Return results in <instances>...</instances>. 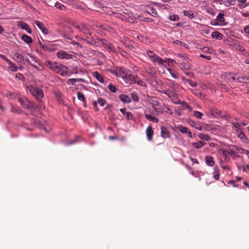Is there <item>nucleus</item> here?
<instances>
[{
	"instance_id": "obj_30",
	"label": "nucleus",
	"mask_w": 249,
	"mask_h": 249,
	"mask_svg": "<svg viewBox=\"0 0 249 249\" xmlns=\"http://www.w3.org/2000/svg\"><path fill=\"white\" fill-rule=\"evenodd\" d=\"M163 62L162 64H160V65H164V63H167L169 62L168 66H169L170 65H173V64H177L178 65V61H176L172 59L171 58H167L166 59H163Z\"/></svg>"
},
{
	"instance_id": "obj_51",
	"label": "nucleus",
	"mask_w": 249,
	"mask_h": 249,
	"mask_svg": "<svg viewBox=\"0 0 249 249\" xmlns=\"http://www.w3.org/2000/svg\"><path fill=\"white\" fill-rule=\"evenodd\" d=\"M203 51L204 52L208 53L211 54L214 52V50L212 48L208 47H204L203 48Z\"/></svg>"
},
{
	"instance_id": "obj_50",
	"label": "nucleus",
	"mask_w": 249,
	"mask_h": 249,
	"mask_svg": "<svg viewBox=\"0 0 249 249\" xmlns=\"http://www.w3.org/2000/svg\"><path fill=\"white\" fill-rule=\"evenodd\" d=\"M194 115L196 118L199 119H201L203 116V114L198 111H195L194 112Z\"/></svg>"
},
{
	"instance_id": "obj_52",
	"label": "nucleus",
	"mask_w": 249,
	"mask_h": 249,
	"mask_svg": "<svg viewBox=\"0 0 249 249\" xmlns=\"http://www.w3.org/2000/svg\"><path fill=\"white\" fill-rule=\"evenodd\" d=\"M98 103L100 105L101 107H103L106 103V101L105 99L99 98L98 99Z\"/></svg>"
},
{
	"instance_id": "obj_7",
	"label": "nucleus",
	"mask_w": 249,
	"mask_h": 249,
	"mask_svg": "<svg viewBox=\"0 0 249 249\" xmlns=\"http://www.w3.org/2000/svg\"><path fill=\"white\" fill-rule=\"evenodd\" d=\"M53 71L58 74L63 75L67 72L68 68L67 67L56 63Z\"/></svg>"
},
{
	"instance_id": "obj_39",
	"label": "nucleus",
	"mask_w": 249,
	"mask_h": 249,
	"mask_svg": "<svg viewBox=\"0 0 249 249\" xmlns=\"http://www.w3.org/2000/svg\"><path fill=\"white\" fill-rule=\"evenodd\" d=\"M198 137L201 140L209 141L211 140V137L208 135L203 133H199L198 134Z\"/></svg>"
},
{
	"instance_id": "obj_35",
	"label": "nucleus",
	"mask_w": 249,
	"mask_h": 249,
	"mask_svg": "<svg viewBox=\"0 0 249 249\" xmlns=\"http://www.w3.org/2000/svg\"><path fill=\"white\" fill-rule=\"evenodd\" d=\"M21 39L27 44H30L33 42L32 38L27 35H23L21 37Z\"/></svg>"
},
{
	"instance_id": "obj_26",
	"label": "nucleus",
	"mask_w": 249,
	"mask_h": 249,
	"mask_svg": "<svg viewBox=\"0 0 249 249\" xmlns=\"http://www.w3.org/2000/svg\"><path fill=\"white\" fill-rule=\"evenodd\" d=\"M119 99L124 103H129L131 102V99L129 96L122 94L119 96Z\"/></svg>"
},
{
	"instance_id": "obj_36",
	"label": "nucleus",
	"mask_w": 249,
	"mask_h": 249,
	"mask_svg": "<svg viewBox=\"0 0 249 249\" xmlns=\"http://www.w3.org/2000/svg\"><path fill=\"white\" fill-rule=\"evenodd\" d=\"M167 70L169 72L172 77L175 79L178 78L179 74L178 72L173 71L171 68H167Z\"/></svg>"
},
{
	"instance_id": "obj_61",
	"label": "nucleus",
	"mask_w": 249,
	"mask_h": 249,
	"mask_svg": "<svg viewBox=\"0 0 249 249\" xmlns=\"http://www.w3.org/2000/svg\"><path fill=\"white\" fill-rule=\"evenodd\" d=\"M200 57H202V58H205V59H206L207 60H211V58H212L211 56H210V55H203V54H200Z\"/></svg>"
},
{
	"instance_id": "obj_49",
	"label": "nucleus",
	"mask_w": 249,
	"mask_h": 249,
	"mask_svg": "<svg viewBox=\"0 0 249 249\" xmlns=\"http://www.w3.org/2000/svg\"><path fill=\"white\" fill-rule=\"evenodd\" d=\"M206 11H207V13H208L212 16H214L216 14V12L214 11V10L212 8H210V7L207 8L206 9Z\"/></svg>"
},
{
	"instance_id": "obj_5",
	"label": "nucleus",
	"mask_w": 249,
	"mask_h": 249,
	"mask_svg": "<svg viewBox=\"0 0 249 249\" xmlns=\"http://www.w3.org/2000/svg\"><path fill=\"white\" fill-rule=\"evenodd\" d=\"M147 56L150 58V60L155 63H157L159 65L162 64L163 59L159 57L158 55L156 54L154 52L150 51H148L146 52Z\"/></svg>"
},
{
	"instance_id": "obj_62",
	"label": "nucleus",
	"mask_w": 249,
	"mask_h": 249,
	"mask_svg": "<svg viewBox=\"0 0 249 249\" xmlns=\"http://www.w3.org/2000/svg\"><path fill=\"white\" fill-rule=\"evenodd\" d=\"M161 93L166 94V95L169 96V93H170L171 92L170 91L168 90V89H167V90H161Z\"/></svg>"
},
{
	"instance_id": "obj_9",
	"label": "nucleus",
	"mask_w": 249,
	"mask_h": 249,
	"mask_svg": "<svg viewBox=\"0 0 249 249\" xmlns=\"http://www.w3.org/2000/svg\"><path fill=\"white\" fill-rule=\"evenodd\" d=\"M127 72H128L124 68L122 67H117V71L116 72V76L124 79V77H126Z\"/></svg>"
},
{
	"instance_id": "obj_33",
	"label": "nucleus",
	"mask_w": 249,
	"mask_h": 249,
	"mask_svg": "<svg viewBox=\"0 0 249 249\" xmlns=\"http://www.w3.org/2000/svg\"><path fill=\"white\" fill-rule=\"evenodd\" d=\"M213 177L216 180H218L219 179V169L218 167L217 166H215L213 168Z\"/></svg>"
},
{
	"instance_id": "obj_14",
	"label": "nucleus",
	"mask_w": 249,
	"mask_h": 249,
	"mask_svg": "<svg viewBox=\"0 0 249 249\" xmlns=\"http://www.w3.org/2000/svg\"><path fill=\"white\" fill-rule=\"evenodd\" d=\"M35 23L44 34L47 35L49 34L48 30L44 26L42 22L38 20H36Z\"/></svg>"
},
{
	"instance_id": "obj_38",
	"label": "nucleus",
	"mask_w": 249,
	"mask_h": 249,
	"mask_svg": "<svg viewBox=\"0 0 249 249\" xmlns=\"http://www.w3.org/2000/svg\"><path fill=\"white\" fill-rule=\"evenodd\" d=\"M14 56L16 58V60L18 62L21 63L23 61L24 57L22 55L19 53H16L14 54Z\"/></svg>"
},
{
	"instance_id": "obj_11",
	"label": "nucleus",
	"mask_w": 249,
	"mask_h": 249,
	"mask_svg": "<svg viewBox=\"0 0 249 249\" xmlns=\"http://www.w3.org/2000/svg\"><path fill=\"white\" fill-rule=\"evenodd\" d=\"M57 56L60 59H70L72 58V55L69 54L63 50L60 51L57 53Z\"/></svg>"
},
{
	"instance_id": "obj_37",
	"label": "nucleus",
	"mask_w": 249,
	"mask_h": 249,
	"mask_svg": "<svg viewBox=\"0 0 249 249\" xmlns=\"http://www.w3.org/2000/svg\"><path fill=\"white\" fill-rule=\"evenodd\" d=\"M212 36L216 39H221L222 35L218 31H215L212 34Z\"/></svg>"
},
{
	"instance_id": "obj_46",
	"label": "nucleus",
	"mask_w": 249,
	"mask_h": 249,
	"mask_svg": "<svg viewBox=\"0 0 249 249\" xmlns=\"http://www.w3.org/2000/svg\"><path fill=\"white\" fill-rule=\"evenodd\" d=\"M9 65V68L12 71L15 72L18 71V67L13 62H12L11 64H10Z\"/></svg>"
},
{
	"instance_id": "obj_42",
	"label": "nucleus",
	"mask_w": 249,
	"mask_h": 249,
	"mask_svg": "<svg viewBox=\"0 0 249 249\" xmlns=\"http://www.w3.org/2000/svg\"><path fill=\"white\" fill-rule=\"evenodd\" d=\"M235 0H224V5L226 7L234 5Z\"/></svg>"
},
{
	"instance_id": "obj_1",
	"label": "nucleus",
	"mask_w": 249,
	"mask_h": 249,
	"mask_svg": "<svg viewBox=\"0 0 249 249\" xmlns=\"http://www.w3.org/2000/svg\"><path fill=\"white\" fill-rule=\"evenodd\" d=\"M177 66L188 76L193 77L194 76L192 72L189 71L191 69V60H178Z\"/></svg>"
},
{
	"instance_id": "obj_8",
	"label": "nucleus",
	"mask_w": 249,
	"mask_h": 249,
	"mask_svg": "<svg viewBox=\"0 0 249 249\" xmlns=\"http://www.w3.org/2000/svg\"><path fill=\"white\" fill-rule=\"evenodd\" d=\"M78 40L79 41L83 40V41L86 42V43H87L91 45L94 46L98 47L100 46L99 42L96 41L92 38L89 37V36H87L85 38H82V37H79Z\"/></svg>"
},
{
	"instance_id": "obj_18",
	"label": "nucleus",
	"mask_w": 249,
	"mask_h": 249,
	"mask_svg": "<svg viewBox=\"0 0 249 249\" xmlns=\"http://www.w3.org/2000/svg\"><path fill=\"white\" fill-rule=\"evenodd\" d=\"M177 128L182 133H183V134L186 133V134H187L189 138H192V134L190 130H189L188 129L187 127H186L185 126H183L182 125H179V126H178V127Z\"/></svg>"
},
{
	"instance_id": "obj_15",
	"label": "nucleus",
	"mask_w": 249,
	"mask_h": 249,
	"mask_svg": "<svg viewBox=\"0 0 249 249\" xmlns=\"http://www.w3.org/2000/svg\"><path fill=\"white\" fill-rule=\"evenodd\" d=\"M168 86V89L170 91V92H176V91L178 88V85L177 83H175L173 81H170Z\"/></svg>"
},
{
	"instance_id": "obj_57",
	"label": "nucleus",
	"mask_w": 249,
	"mask_h": 249,
	"mask_svg": "<svg viewBox=\"0 0 249 249\" xmlns=\"http://www.w3.org/2000/svg\"><path fill=\"white\" fill-rule=\"evenodd\" d=\"M94 25L96 26V27H101L103 29H106V30H107L108 29V27H105V25H101L100 24V23H94L93 24Z\"/></svg>"
},
{
	"instance_id": "obj_64",
	"label": "nucleus",
	"mask_w": 249,
	"mask_h": 249,
	"mask_svg": "<svg viewBox=\"0 0 249 249\" xmlns=\"http://www.w3.org/2000/svg\"><path fill=\"white\" fill-rule=\"evenodd\" d=\"M241 14L245 17H249V12H242Z\"/></svg>"
},
{
	"instance_id": "obj_4",
	"label": "nucleus",
	"mask_w": 249,
	"mask_h": 249,
	"mask_svg": "<svg viewBox=\"0 0 249 249\" xmlns=\"http://www.w3.org/2000/svg\"><path fill=\"white\" fill-rule=\"evenodd\" d=\"M29 91L32 95L36 98L39 102H42V99L44 96V94L42 90L35 88L33 86L29 87Z\"/></svg>"
},
{
	"instance_id": "obj_13",
	"label": "nucleus",
	"mask_w": 249,
	"mask_h": 249,
	"mask_svg": "<svg viewBox=\"0 0 249 249\" xmlns=\"http://www.w3.org/2000/svg\"><path fill=\"white\" fill-rule=\"evenodd\" d=\"M249 83V76L241 75L240 76L237 75L235 78V83Z\"/></svg>"
},
{
	"instance_id": "obj_40",
	"label": "nucleus",
	"mask_w": 249,
	"mask_h": 249,
	"mask_svg": "<svg viewBox=\"0 0 249 249\" xmlns=\"http://www.w3.org/2000/svg\"><path fill=\"white\" fill-rule=\"evenodd\" d=\"M145 117L146 119L150 120L154 123H157L159 121V119L151 115L145 114Z\"/></svg>"
},
{
	"instance_id": "obj_25",
	"label": "nucleus",
	"mask_w": 249,
	"mask_h": 249,
	"mask_svg": "<svg viewBox=\"0 0 249 249\" xmlns=\"http://www.w3.org/2000/svg\"><path fill=\"white\" fill-rule=\"evenodd\" d=\"M76 82H86V80L83 78H71L68 81L69 85H74Z\"/></svg>"
},
{
	"instance_id": "obj_10",
	"label": "nucleus",
	"mask_w": 249,
	"mask_h": 249,
	"mask_svg": "<svg viewBox=\"0 0 249 249\" xmlns=\"http://www.w3.org/2000/svg\"><path fill=\"white\" fill-rule=\"evenodd\" d=\"M184 16L191 19L196 17L197 13L191 10H184L182 11Z\"/></svg>"
},
{
	"instance_id": "obj_32",
	"label": "nucleus",
	"mask_w": 249,
	"mask_h": 249,
	"mask_svg": "<svg viewBox=\"0 0 249 249\" xmlns=\"http://www.w3.org/2000/svg\"><path fill=\"white\" fill-rule=\"evenodd\" d=\"M120 110L124 115L126 116L128 120H130L132 118V115L131 113L126 111V109L125 108H121Z\"/></svg>"
},
{
	"instance_id": "obj_3",
	"label": "nucleus",
	"mask_w": 249,
	"mask_h": 249,
	"mask_svg": "<svg viewBox=\"0 0 249 249\" xmlns=\"http://www.w3.org/2000/svg\"><path fill=\"white\" fill-rule=\"evenodd\" d=\"M237 73L233 72H225L221 75V78L225 80L229 85L233 84L235 82Z\"/></svg>"
},
{
	"instance_id": "obj_23",
	"label": "nucleus",
	"mask_w": 249,
	"mask_h": 249,
	"mask_svg": "<svg viewBox=\"0 0 249 249\" xmlns=\"http://www.w3.org/2000/svg\"><path fill=\"white\" fill-rule=\"evenodd\" d=\"M178 104L180 105V106L179 107L180 109L183 110L185 109V108H187L189 110H192L191 107L189 105V104L187 102L181 101L180 100Z\"/></svg>"
},
{
	"instance_id": "obj_60",
	"label": "nucleus",
	"mask_w": 249,
	"mask_h": 249,
	"mask_svg": "<svg viewBox=\"0 0 249 249\" xmlns=\"http://www.w3.org/2000/svg\"><path fill=\"white\" fill-rule=\"evenodd\" d=\"M233 127L237 129H240L241 125L240 124L238 123H233Z\"/></svg>"
},
{
	"instance_id": "obj_55",
	"label": "nucleus",
	"mask_w": 249,
	"mask_h": 249,
	"mask_svg": "<svg viewBox=\"0 0 249 249\" xmlns=\"http://www.w3.org/2000/svg\"><path fill=\"white\" fill-rule=\"evenodd\" d=\"M186 82L188 83L192 87H196L197 86V84L196 82H193L190 79L186 80Z\"/></svg>"
},
{
	"instance_id": "obj_47",
	"label": "nucleus",
	"mask_w": 249,
	"mask_h": 249,
	"mask_svg": "<svg viewBox=\"0 0 249 249\" xmlns=\"http://www.w3.org/2000/svg\"><path fill=\"white\" fill-rule=\"evenodd\" d=\"M54 6L56 7L57 8L59 9L60 10H63V9H66V7L64 5L57 1L54 3Z\"/></svg>"
},
{
	"instance_id": "obj_63",
	"label": "nucleus",
	"mask_w": 249,
	"mask_h": 249,
	"mask_svg": "<svg viewBox=\"0 0 249 249\" xmlns=\"http://www.w3.org/2000/svg\"><path fill=\"white\" fill-rule=\"evenodd\" d=\"M244 30L246 34L249 35V25H248V26H245L244 27Z\"/></svg>"
},
{
	"instance_id": "obj_45",
	"label": "nucleus",
	"mask_w": 249,
	"mask_h": 249,
	"mask_svg": "<svg viewBox=\"0 0 249 249\" xmlns=\"http://www.w3.org/2000/svg\"><path fill=\"white\" fill-rule=\"evenodd\" d=\"M77 94V98L79 100H80L84 103L86 102V99H85L84 95L83 93H82L80 92H78Z\"/></svg>"
},
{
	"instance_id": "obj_34",
	"label": "nucleus",
	"mask_w": 249,
	"mask_h": 249,
	"mask_svg": "<svg viewBox=\"0 0 249 249\" xmlns=\"http://www.w3.org/2000/svg\"><path fill=\"white\" fill-rule=\"evenodd\" d=\"M39 43L40 47L44 51H49V52H51V51H53V49L52 48L51 46L50 45H46L43 44L42 43H41L40 41H39Z\"/></svg>"
},
{
	"instance_id": "obj_58",
	"label": "nucleus",
	"mask_w": 249,
	"mask_h": 249,
	"mask_svg": "<svg viewBox=\"0 0 249 249\" xmlns=\"http://www.w3.org/2000/svg\"><path fill=\"white\" fill-rule=\"evenodd\" d=\"M237 133L238 134V136L241 139H243L245 137V135L242 131H239L237 132Z\"/></svg>"
},
{
	"instance_id": "obj_53",
	"label": "nucleus",
	"mask_w": 249,
	"mask_h": 249,
	"mask_svg": "<svg viewBox=\"0 0 249 249\" xmlns=\"http://www.w3.org/2000/svg\"><path fill=\"white\" fill-rule=\"evenodd\" d=\"M150 12H149V14H151L153 17H156L157 15V13L156 10L153 8H150Z\"/></svg>"
},
{
	"instance_id": "obj_24",
	"label": "nucleus",
	"mask_w": 249,
	"mask_h": 249,
	"mask_svg": "<svg viewBox=\"0 0 249 249\" xmlns=\"http://www.w3.org/2000/svg\"><path fill=\"white\" fill-rule=\"evenodd\" d=\"M161 136L164 138L170 137V133L167 129L163 126L161 127Z\"/></svg>"
},
{
	"instance_id": "obj_28",
	"label": "nucleus",
	"mask_w": 249,
	"mask_h": 249,
	"mask_svg": "<svg viewBox=\"0 0 249 249\" xmlns=\"http://www.w3.org/2000/svg\"><path fill=\"white\" fill-rule=\"evenodd\" d=\"M92 75L100 83H103L104 79L101 74H100L98 71H94L92 73Z\"/></svg>"
},
{
	"instance_id": "obj_6",
	"label": "nucleus",
	"mask_w": 249,
	"mask_h": 249,
	"mask_svg": "<svg viewBox=\"0 0 249 249\" xmlns=\"http://www.w3.org/2000/svg\"><path fill=\"white\" fill-rule=\"evenodd\" d=\"M150 102L152 105L153 109L155 111L156 114L159 115L162 113V109L160 107L159 103L156 98L151 99Z\"/></svg>"
},
{
	"instance_id": "obj_20",
	"label": "nucleus",
	"mask_w": 249,
	"mask_h": 249,
	"mask_svg": "<svg viewBox=\"0 0 249 249\" xmlns=\"http://www.w3.org/2000/svg\"><path fill=\"white\" fill-rule=\"evenodd\" d=\"M168 97L175 104H178L180 101L178 97V94L176 92H171L169 93Z\"/></svg>"
},
{
	"instance_id": "obj_19",
	"label": "nucleus",
	"mask_w": 249,
	"mask_h": 249,
	"mask_svg": "<svg viewBox=\"0 0 249 249\" xmlns=\"http://www.w3.org/2000/svg\"><path fill=\"white\" fill-rule=\"evenodd\" d=\"M146 134L147 140L149 141H152L153 139V135L154 134V131L152 129V127L151 126H148L146 129Z\"/></svg>"
},
{
	"instance_id": "obj_22",
	"label": "nucleus",
	"mask_w": 249,
	"mask_h": 249,
	"mask_svg": "<svg viewBox=\"0 0 249 249\" xmlns=\"http://www.w3.org/2000/svg\"><path fill=\"white\" fill-rule=\"evenodd\" d=\"M134 75L131 74L128 72L126 74V77H124L123 79L126 83L129 84H132L133 83V78Z\"/></svg>"
},
{
	"instance_id": "obj_17",
	"label": "nucleus",
	"mask_w": 249,
	"mask_h": 249,
	"mask_svg": "<svg viewBox=\"0 0 249 249\" xmlns=\"http://www.w3.org/2000/svg\"><path fill=\"white\" fill-rule=\"evenodd\" d=\"M18 26L21 29L26 30L28 33H32V30L30 29L29 26L25 22L23 21H19L18 22Z\"/></svg>"
},
{
	"instance_id": "obj_2",
	"label": "nucleus",
	"mask_w": 249,
	"mask_h": 249,
	"mask_svg": "<svg viewBox=\"0 0 249 249\" xmlns=\"http://www.w3.org/2000/svg\"><path fill=\"white\" fill-rule=\"evenodd\" d=\"M72 25L76 29L79 30L81 32L84 34L85 35H88L89 36L92 35V28L89 25L85 24L84 23H81L80 24H77L76 22H73Z\"/></svg>"
},
{
	"instance_id": "obj_16",
	"label": "nucleus",
	"mask_w": 249,
	"mask_h": 249,
	"mask_svg": "<svg viewBox=\"0 0 249 249\" xmlns=\"http://www.w3.org/2000/svg\"><path fill=\"white\" fill-rule=\"evenodd\" d=\"M99 40L105 48L108 49L110 51L113 50L114 47L111 45L109 41L105 39H100Z\"/></svg>"
},
{
	"instance_id": "obj_27",
	"label": "nucleus",
	"mask_w": 249,
	"mask_h": 249,
	"mask_svg": "<svg viewBox=\"0 0 249 249\" xmlns=\"http://www.w3.org/2000/svg\"><path fill=\"white\" fill-rule=\"evenodd\" d=\"M205 162L207 165L212 167L214 164L213 158L210 156L205 157Z\"/></svg>"
},
{
	"instance_id": "obj_29",
	"label": "nucleus",
	"mask_w": 249,
	"mask_h": 249,
	"mask_svg": "<svg viewBox=\"0 0 249 249\" xmlns=\"http://www.w3.org/2000/svg\"><path fill=\"white\" fill-rule=\"evenodd\" d=\"M133 79L134 80L133 83H137L140 86H144V82L143 81L140 80L137 75H134V78Z\"/></svg>"
},
{
	"instance_id": "obj_54",
	"label": "nucleus",
	"mask_w": 249,
	"mask_h": 249,
	"mask_svg": "<svg viewBox=\"0 0 249 249\" xmlns=\"http://www.w3.org/2000/svg\"><path fill=\"white\" fill-rule=\"evenodd\" d=\"M147 72L150 74L152 77H157V73L156 71L153 70L151 69H150L147 71Z\"/></svg>"
},
{
	"instance_id": "obj_43",
	"label": "nucleus",
	"mask_w": 249,
	"mask_h": 249,
	"mask_svg": "<svg viewBox=\"0 0 249 249\" xmlns=\"http://www.w3.org/2000/svg\"><path fill=\"white\" fill-rule=\"evenodd\" d=\"M55 63H56V62H52L50 61H47L45 62V65L46 66L48 67V68L51 69L52 70H53V67H54Z\"/></svg>"
},
{
	"instance_id": "obj_44",
	"label": "nucleus",
	"mask_w": 249,
	"mask_h": 249,
	"mask_svg": "<svg viewBox=\"0 0 249 249\" xmlns=\"http://www.w3.org/2000/svg\"><path fill=\"white\" fill-rule=\"evenodd\" d=\"M168 19H169L171 21H178V20H179V18L178 15H176V14H173V15H170Z\"/></svg>"
},
{
	"instance_id": "obj_59",
	"label": "nucleus",
	"mask_w": 249,
	"mask_h": 249,
	"mask_svg": "<svg viewBox=\"0 0 249 249\" xmlns=\"http://www.w3.org/2000/svg\"><path fill=\"white\" fill-rule=\"evenodd\" d=\"M19 110V108L15 107L14 106H12L11 109V112H14V113H18V111Z\"/></svg>"
},
{
	"instance_id": "obj_41",
	"label": "nucleus",
	"mask_w": 249,
	"mask_h": 249,
	"mask_svg": "<svg viewBox=\"0 0 249 249\" xmlns=\"http://www.w3.org/2000/svg\"><path fill=\"white\" fill-rule=\"evenodd\" d=\"M107 88L109 89L110 91L113 93H116L118 90V89L112 83L109 84L107 86Z\"/></svg>"
},
{
	"instance_id": "obj_48",
	"label": "nucleus",
	"mask_w": 249,
	"mask_h": 249,
	"mask_svg": "<svg viewBox=\"0 0 249 249\" xmlns=\"http://www.w3.org/2000/svg\"><path fill=\"white\" fill-rule=\"evenodd\" d=\"M131 97L132 100L135 102H138L139 98L136 92H133L131 94Z\"/></svg>"
},
{
	"instance_id": "obj_56",
	"label": "nucleus",
	"mask_w": 249,
	"mask_h": 249,
	"mask_svg": "<svg viewBox=\"0 0 249 249\" xmlns=\"http://www.w3.org/2000/svg\"><path fill=\"white\" fill-rule=\"evenodd\" d=\"M178 56L182 58V60L181 61H185L186 60H190L188 56L185 54H178Z\"/></svg>"
},
{
	"instance_id": "obj_31",
	"label": "nucleus",
	"mask_w": 249,
	"mask_h": 249,
	"mask_svg": "<svg viewBox=\"0 0 249 249\" xmlns=\"http://www.w3.org/2000/svg\"><path fill=\"white\" fill-rule=\"evenodd\" d=\"M206 143L202 142V141H198V142H193L192 145L194 147L197 149L202 148Z\"/></svg>"
},
{
	"instance_id": "obj_21",
	"label": "nucleus",
	"mask_w": 249,
	"mask_h": 249,
	"mask_svg": "<svg viewBox=\"0 0 249 249\" xmlns=\"http://www.w3.org/2000/svg\"><path fill=\"white\" fill-rule=\"evenodd\" d=\"M211 114L214 117H222L223 115L222 114V112L220 110L217 108H213L211 110Z\"/></svg>"
},
{
	"instance_id": "obj_12",
	"label": "nucleus",
	"mask_w": 249,
	"mask_h": 249,
	"mask_svg": "<svg viewBox=\"0 0 249 249\" xmlns=\"http://www.w3.org/2000/svg\"><path fill=\"white\" fill-rule=\"evenodd\" d=\"M224 13H220L216 17L215 23L213 25H223L225 24V18Z\"/></svg>"
}]
</instances>
